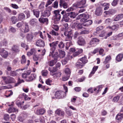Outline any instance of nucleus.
I'll use <instances>...</instances> for the list:
<instances>
[{"label":"nucleus","mask_w":123,"mask_h":123,"mask_svg":"<svg viewBox=\"0 0 123 123\" xmlns=\"http://www.w3.org/2000/svg\"><path fill=\"white\" fill-rule=\"evenodd\" d=\"M24 102L23 101L22 102H20L19 101H17L16 103V104L19 107H20L21 108H22V105H23V104Z\"/></svg>","instance_id":"473e14b6"},{"label":"nucleus","mask_w":123,"mask_h":123,"mask_svg":"<svg viewBox=\"0 0 123 123\" xmlns=\"http://www.w3.org/2000/svg\"><path fill=\"white\" fill-rule=\"evenodd\" d=\"M52 81L49 79H47L46 81V83L48 85H51L50 83L52 82Z\"/></svg>","instance_id":"774afa93"},{"label":"nucleus","mask_w":123,"mask_h":123,"mask_svg":"<svg viewBox=\"0 0 123 123\" xmlns=\"http://www.w3.org/2000/svg\"><path fill=\"white\" fill-rule=\"evenodd\" d=\"M25 119V117L23 116H20L18 118V121L20 122H22Z\"/></svg>","instance_id":"4d7b16f0"},{"label":"nucleus","mask_w":123,"mask_h":123,"mask_svg":"<svg viewBox=\"0 0 123 123\" xmlns=\"http://www.w3.org/2000/svg\"><path fill=\"white\" fill-rule=\"evenodd\" d=\"M68 15L67 13L66 15H65L63 17L62 20L66 22H68L69 21L70 18L68 17Z\"/></svg>","instance_id":"a878e982"},{"label":"nucleus","mask_w":123,"mask_h":123,"mask_svg":"<svg viewBox=\"0 0 123 123\" xmlns=\"http://www.w3.org/2000/svg\"><path fill=\"white\" fill-rule=\"evenodd\" d=\"M59 52L60 56L61 58H63L65 56V54L64 51L61 50H59Z\"/></svg>","instance_id":"f704fd0d"},{"label":"nucleus","mask_w":123,"mask_h":123,"mask_svg":"<svg viewBox=\"0 0 123 123\" xmlns=\"http://www.w3.org/2000/svg\"><path fill=\"white\" fill-rule=\"evenodd\" d=\"M58 68H56L55 66L53 68V69L52 71H51V75H53L54 74V72L56 71Z\"/></svg>","instance_id":"6e6d98bb"},{"label":"nucleus","mask_w":123,"mask_h":123,"mask_svg":"<svg viewBox=\"0 0 123 123\" xmlns=\"http://www.w3.org/2000/svg\"><path fill=\"white\" fill-rule=\"evenodd\" d=\"M49 33L52 35L55 36H57L59 35L58 33L54 30H52L49 32Z\"/></svg>","instance_id":"c03bdc74"},{"label":"nucleus","mask_w":123,"mask_h":123,"mask_svg":"<svg viewBox=\"0 0 123 123\" xmlns=\"http://www.w3.org/2000/svg\"><path fill=\"white\" fill-rule=\"evenodd\" d=\"M119 25L118 24H116L113 25L111 27H109V28L111 29L113 31H116L119 28Z\"/></svg>","instance_id":"b1692460"},{"label":"nucleus","mask_w":123,"mask_h":123,"mask_svg":"<svg viewBox=\"0 0 123 123\" xmlns=\"http://www.w3.org/2000/svg\"><path fill=\"white\" fill-rule=\"evenodd\" d=\"M24 82V81L23 80H21L19 78H18V82L15 85V86H18L22 82Z\"/></svg>","instance_id":"49530a36"},{"label":"nucleus","mask_w":123,"mask_h":123,"mask_svg":"<svg viewBox=\"0 0 123 123\" xmlns=\"http://www.w3.org/2000/svg\"><path fill=\"white\" fill-rule=\"evenodd\" d=\"M60 6L63 7L64 8H67L68 6V4L66 2L60 4Z\"/></svg>","instance_id":"c9c22d12"},{"label":"nucleus","mask_w":123,"mask_h":123,"mask_svg":"<svg viewBox=\"0 0 123 123\" xmlns=\"http://www.w3.org/2000/svg\"><path fill=\"white\" fill-rule=\"evenodd\" d=\"M76 66L79 68H81L84 65L83 64L79 62H77L76 63Z\"/></svg>","instance_id":"58836bf2"},{"label":"nucleus","mask_w":123,"mask_h":123,"mask_svg":"<svg viewBox=\"0 0 123 123\" xmlns=\"http://www.w3.org/2000/svg\"><path fill=\"white\" fill-rule=\"evenodd\" d=\"M50 11L48 10H46L43 12H42V16L44 17H48L50 15Z\"/></svg>","instance_id":"1a4fd4ad"},{"label":"nucleus","mask_w":123,"mask_h":123,"mask_svg":"<svg viewBox=\"0 0 123 123\" xmlns=\"http://www.w3.org/2000/svg\"><path fill=\"white\" fill-rule=\"evenodd\" d=\"M26 62V60L25 55H23L22 56V59L21 60V63L22 64L25 63Z\"/></svg>","instance_id":"a18cd8bd"},{"label":"nucleus","mask_w":123,"mask_h":123,"mask_svg":"<svg viewBox=\"0 0 123 123\" xmlns=\"http://www.w3.org/2000/svg\"><path fill=\"white\" fill-rule=\"evenodd\" d=\"M33 37V36L31 34H28L27 35L26 38L27 40L28 41L32 40Z\"/></svg>","instance_id":"4c0bfd02"},{"label":"nucleus","mask_w":123,"mask_h":123,"mask_svg":"<svg viewBox=\"0 0 123 123\" xmlns=\"http://www.w3.org/2000/svg\"><path fill=\"white\" fill-rule=\"evenodd\" d=\"M11 20L13 24H15L17 21V18L15 16H13L11 18Z\"/></svg>","instance_id":"ea45409f"},{"label":"nucleus","mask_w":123,"mask_h":123,"mask_svg":"<svg viewBox=\"0 0 123 123\" xmlns=\"http://www.w3.org/2000/svg\"><path fill=\"white\" fill-rule=\"evenodd\" d=\"M36 77V75L35 74H31L30 76L28 77V79H26V81L27 82H30L35 79Z\"/></svg>","instance_id":"9b49d317"},{"label":"nucleus","mask_w":123,"mask_h":123,"mask_svg":"<svg viewBox=\"0 0 123 123\" xmlns=\"http://www.w3.org/2000/svg\"><path fill=\"white\" fill-rule=\"evenodd\" d=\"M123 18V14H120L117 15L114 19L115 21H117Z\"/></svg>","instance_id":"f8f14e48"},{"label":"nucleus","mask_w":123,"mask_h":123,"mask_svg":"<svg viewBox=\"0 0 123 123\" xmlns=\"http://www.w3.org/2000/svg\"><path fill=\"white\" fill-rule=\"evenodd\" d=\"M80 60L82 62L83 64H85L87 62V60L86 56H84L80 59Z\"/></svg>","instance_id":"2f4dec72"},{"label":"nucleus","mask_w":123,"mask_h":123,"mask_svg":"<svg viewBox=\"0 0 123 123\" xmlns=\"http://www.w3.org/2000/svg\"><path fill=\"white\" fill-rule=\"evenodd\" d=\"M82 18L81 20L83 22L86 21V20L89 18V16L88 15L83 14H82Z\"/></svg>","instance_id":"6ab92c4d"},{"label":"nucleus","mask_w":123,"mask_h":123,"mask_svg":"<svg viewBox=\"0 0 123 123\" xmlns=\"http://www.w3.org/2000/svg\"><path fill=\"white\" fill-rule=\"evenodd\" d=\"M52 27L56 31H57L59 30V28L58 26L57 25H53Z\"/></svg>","instance_id":"680f3d73"},{"label":"nucleus","mask_w":123,"mask_h":123,"mask_svg":"<svg viewBox=\"0 0 123 123\" xmlns=\"http://www.w3.org/2000/svg\"><path fill=\"white\" fill-rule=\"evenodd\" d=\"M37 20L35 18H33L31 19L29 22L30 25L32 26H35L37 24Z\"/></svg>","instance_id":"2eb2a0df"},{"label":"nucleus","mask_w":123,"mask_h":123,"mask_svg":"<svg viewBox=\"0 0 123 123\" xmlns=\"http://www.w3.org/2000/svg\"><path fill=\"white\" fill-rule=\"evenodd\" d=\"M123 57V55L122 54H119L117 56L116 58V60L118 62L122 60Z\"/></svg>","instance_id":"5701e85b"},{"label":"nucleus","mask_w":123,"mask_h":123,"mask_svg":"<svg viewBox=\"0 0 123 123\" xmlns=\"http://www.w3.org/2000/svg\"><path fill=\"white\" fill-rule=\"evenodd\" d=\"M3 118L6 121H8L10 118V116L7 114H5L4 115Z\"/></svg>","instance_id":"37998d69"},{"label":"nucleus","mask_w":123,"mask_h":123,"mask_svg":"<svg viewBox=\"0 0 123 123\" xmlns=\"http://www.w3.org/2000/svg\"><path fill=\"white\" fill-rule=\"evenodd\" d=\"M24 30V31L23 32H24L25 33H26L29 31V25L27 23H25Z\"/></svg>","instance_id":"a211bd4d"},{"label":"nucleus","mask_w":123,"mask_h":123,"mask_svg":"<svg viewBox=\"0 0 123 123\" xmlns=\"http://www.w3.org/2000/svg\"><path fill=\"white\" fill-rule=\"evenodd\" d=\"M92 23V21L91 20H88L84 23V26H88L91 25Z\"/></svg>","instance_id":"72a5a7b5"},{"label":"nucleus","mask_w":123,"mask_h":123,"mask_svg":"<svg viewBox=\"0 0 123 123\" xmlns=\"http://www.w3.org/2000/svg\"><path fill=\"white\" fill-rule=\"evenodd\" d=\"M12 50L15 52H18L19 51L18 47L16 45H14L12 47Z\"/></svg>","instance_id":"c756f323"},{"label":"nucleus","mask_w":123,"mask_h":123,"mask_svg":"<svg viewBox=\"0 0 123 123\" xmlns=\"http://www.w3.org/2000/svg\"><path fill=\"white\" fill-rule=\"evenodd\" d=\"M55 113L59 116L63 117L64 115V112L59 109H58L56 111Z\"/></svg>","instance_id":"ddd939ff"},{"label":"nucleus","mask_w":123,"mask_h":123,"mask_svg":"<svg viewBox=\"0 0 123 123\" xmlns=\"http://www.w3.org/2000/svg\"><path fill=\"white\" fill-rule=\"evenodd\" d=\"M1 46H6L7 44V42L6 40L4 39L1 42Z\"/></svg>","instance_id":"bf43d9fd"},{"label":"nucleus","mask_w":123,"mask_h":123,"mask_svg":"<svg viewBox=\"0 0 123 123\" xmlns=\"http://www.w3.org/2000/svg\"><path fill=\"white\" fill-rule=\"evenodd\" d=\"M78 43L80 45H84L85 43V41L84 39L82 37H79L78 41Z\"/></svg>","instance_id":"9d476101"},{"label":"nucleus","mask_w":123,"mask_h":123,"mask_svg":"<svg viewBox=\"0 0 123 123\" xmlns=\"http://www.w3.org/2000/svg\"><path fill=\"white\" fill-rule=\"evenodd\" d=\"M53 13L54 15L53 17V19L56 21H59L61 17L60 11L59 10H55L53 11Z\"/></svg>","instance_id":"20e7f679"},{"label":"nucleus","mask_w":123,"mask_h":123,"mask_svg":"<svg viewBox=\"0 0 123 123\" xmlns=\"http://www.w3.org/2000/svg\"><path fill=\"white\" fill-rule=\"evenodd\" d=\"M37 46L40 47H44L45 45V43L43 41L41 40H39L36 42Z\"/></svg>","instance_id":"0eeeda50"},{"label":"nucleus","mask_w":123,"mask_h":123,"mask_svg":"<svg viewBox=\"0 0 123 123\" xmlns=\"http://www.w3.org/2000/svg\"><path fill=\"white\" fill-rule=\"evenodd\" d=\"M9 78L10 79H9V81H6V84L10 83L14 81V79L12 78L9 77Z\"/></svg>","instance_id":"13d9d810"},{"label":"nucleus","mask_w":123,"mask_h":123,"mask_svg":"<svg viewBox=\"0 0 123 123\" xmlns=\"http://www.w3.org/2000/svg\"><path fill=\"white\" fill-rule=\"evenodd\" d=\"M111 59V56H107L106 58L105 61L104 62V63L105 64H106L108 61Z\"/></svg>","instance_id":"5fc2aeb1"},{"label":"nucleus","mask_w":123,"mask_h":123,"mask_svg":"<svg viewBox=\"0 0 123 123\" xmlns=\"http://www.w3.org/2000/svg\"><path fill=\"white\" fill-rule=\"evenodd\" d=\"M18 109L12 107H11L8 110V112L10 113L12 112H18Z\"/></svg>","instance_id":"4468645a"},{"label":"nucleus","mask_w":123,"mask_h":123,"mask_svg":"<svg viewBox=\"0 0 123 123\" xmlns=\"http://www.w3.org/2000/svg\"><path fill=\"white\" fill-rule=\"evenodd\" d=\"M72 56H68L64 59L62 60V63L63 65H65L67 63L68 61L70 60L72 58Z\"/></svg>","instance_id":"6e6552de"},{"label":"nucleus","mask_w":123,"mask_h":123,"mask_svg":"<svg viewBox=\"0 0 123 123\" xmlns=\"http://www.w3.org/2000/svg\"><path fill=\"white\" fill-rule=\"evenodd\" d=\"M65 73L66 74H67V75H68V74H69L70 75V74L71 73V72L69 68H67L65 69Z\"/></svg>","instance_id":"052dcab7"},{"label":"nucleus","mask_w":123,"mask_h":123,"mask_svg":"<svg viewBox=\"0 0 123 123\" xmlns=\"http://www.w3.org/2000/svg\"><path fill=\"white\" fill-rule=\"evenodd\" d=\"M64 34L65 35H68L72 36H73L72 31H66L64 32Z\"/></svg>","instance_id":"a19ab883"},{"label":"nucleus","mask_w":123,"mask_h":123,"mask_svg":"<svg viewBox=\"0 0 123 123\" xmlns=\"http://www.w3.org/2000/svg\"><path fill=\"white\" fill-rule=\"evenodd\" d=\"M86 0H81L80 1L77 2L73 5V6L76 7H78L80 8L86 7L87 5L86 3Z\"/></svg>","instance_id":"7ed1b4c3"},{"label":"nucleus","mask_w":123,"mask_h":123,"mask_svg":"<svg viewBox=\"0 0 123 123\" xmlns=\"http://www.w3.org/2000/svg\"><path fill=\"white\" fill-rule=\"evenodd\" d=\"M70 75L68 74L67 76H64L62 78V80L64 81H65L67 80L69 78Z\"/></svg>","instance_id":"3c124183"},{"label":"nucleus","mask_w":123,"mask_h":123,"mask_svg":"<svg viewBox=\"0 0 123 123\" xmlns=\"http://www.w3.org/2000/svg\"><path fill=\"white\" fill-rule=\"evenodd\" d=\"M65 36L66 37V38L67 39V40L71 41L72 40L73 36H70L68 35Z\"/></svg>","instance_id":"e2e57ef3"},{"label":"nucleus","mask_w":123,"mask_h":123,"mask_svg":"<svg viewBox=\"0 0 123 123\" xmlns=\"http://www.w3.org/2000/svg\"><path fill=\"white\" fill-rule=\"evenodd\" d=\"M32 12H33L34 15L36 17L38 18L39 17L40 12L38 10L34 9L32 10Z\"/></svg>","instance_id":"dca6fc26"},{"label":"nucleus","mask_w":123,"mask_h":123,"mask_svg":"<svg viewBox=\"0 0 123 123\" xmlns=\"http://www.w3.org/2000/svg\"><path fill=\"white\" fill-rule=\"evenodd\" d=\"M45 111L44 110L41 109L39 110H37L36 113L38 115H42L45 113Z\"/></svg>","instance_id":"c85d7f7f"},{"label":"nucleus","mask_w":123,"mask_h":123,"mask_svg":"<svg viewBox=\"0 0 123 123\" xmlns=\"http://www.w3.org/2000/svg\"><path fill=\"white\" fill-rule=\"evenodd\" d=\"M0 54L4 58L7 57L8 55V52L3 48H0Z\"/></svg>","instance_id":"39448f33"},{"label":"nucleus","mask_w":123,"mask_h":123,"mask_svg":"<svg viewBox=\"0 0 123 123\" xmlns=\"http://www.w3.org/2000/svg\"><path fill=\"white\" fill-rule=\"evenodd\" d=\"M39 20L41 23H47L48 21V19L47 18H40Z\"/></svg>","instance_id":"7c9ffc66"},{"label":"nucleus","mask_w":123,"mask_h":123,"mask_svg":"<svg viewBox=\"0 0 123 123\" xmlns=\"http://www.w3.org/2000/svg\"><path fill=\"white\" fill-rule=\"evenodd\" d=\"M9 31H10L12 33H15L16 31V29L12 26H11L10 27Z\"/></svg>","instance_id":"864d4df0"},{"label":"nucleus","mask_w":123,"mask_h":123,"mask_svg":"<svg viewBox=\"0 0 123 123\" xmlns=\"http://www.w3.org/2000/svg\"><path fill=\"white\" fill-rule=\"evenodd\" d=\"M19 70H20V69H19L18 70H17L16 71H11L10 73V75L12 76H16L17 75V73L16 71Z\"/></svg>","instance_id":"de8ad7c7"},{"label":"nucleus","mask_w":123,"mask_h":123,"mask_svg":"<svg viewBox=\"0 0 123 123\" xmlns=\"http://www.w3.org/2000/svg\"><path fill=\"white\" fill-rule=\"evenodd\" d=\"M78 50L77 51L74 53L73 55L74 56H75L80 54L83 51L81 49H78Z\"/></svg>","instance_id":"393cba45"},{"label":"nucleus","mask_w":123,"mask_h":123,"mask_svg":"<svg viewBox=\"0 0 123 123\" xmlns=\"http://www.w3.org/2000/svg\"><path fill=\"white\" fill-rule=\"evenodd\" d=\"M83 26H84V23L81 24L80 23H77L76 28L78 29H80L83 28Z\"/></svg>","instance_id":"e433bc0d"},{"label":"nucleus","mask_w":123,"mask_h":123,"mask_svg":"<svg viewBox=\"0 0 123 123\" xmlns=\"http://www.w3.org/2000/svg\"><path fill=\"white\" fill-rule=\"evenodd\" d=\"M102 12L101 8H97L95 14L97 16H99L102 14Z\"/></svg>","instance_id":"aec40b11"},{"label":"nucleus","mask_w":123,"mask_h":123,"mask_svg":"<svg viewBox=\"0 0 123 123\" xmlns=\"http://www.w3.org/2000/svg\"><path fill=\"white\" fill-rule=\"evenodd\" d=\"M51 55L52 57L53 58L54 60H55V62H56L58 55V53L57 52H56L54 55H52V54H51Z\"/></svg>","instance_id":"cd10ccee"},{"label":"nucleus","mask_w":123,"mask_h":123,"mask_svg":"<svg viewBox=\"0 0 123 123\" xmlns=\"http://www.w3.org/2000/svg\"><path fill=\"white\" fill-rule=\"evenodd\" d=\"M12 87V86L10 85H8L7 86H1V89L3 90L6 89H9Z\"/></svg>","instance_id":"8fccbe9b"},{"label":"nucleus","mask_w":123,"mask_h":123,"mask_svg":"<svg viewBox=\"0 0 123 123\" xmlns=\"http://www.w3.org/2000/svg\"><path fill=\"white\" fill-rule=\"evenodd\" d=\"M59 48L60 49L63 48L64 47V44L62 41H60L59 42L58 41H57L49 43V45L51 47V50L54 52L56 49L55 47L57 44Z\"/></svg>","instance_id":"f257e3e1"},{"label":"nucleus","mask_w":123,"mask_h":123,"mask_svg":"<svg viewBox=\"0 0 123 123\" xmlns=\"http://www.w3.org/2000/svg\"><path fill=\"white\" fill-rule=\"evenodd\" d=\"M69 16L70 18H74L78 15L77 13H75L74 12H71L70 13H67Z\"/></svg>","instance_id":"f3484780"},{"label":"nucleus","mask_w":123,"mask_h":123,"mask_svg":"<svg viewBox=\"0 0 123 123\" xmlns=\"http://www.w3.org/2000/svg\"><path fill=\"white\" fill-rule=\"evenodd\" d=\"M120 98V96H117L114 97L112 101L114 102H117L119 100Z\"/></svg>","instance_id":"603ef678"},{"label":"nucleus","mask_w":123,"mask_h":123,"mask_svg":"<svg viewBox=\"0 0 123 123\" xmlns=\"http://www.w3.org/2000/svg\"><path fill=\"white\" fill-rule=\"evenodd\" d=\"M61 74V73L60 72H58V73H57L55 74L54 73V74L53 75H54V77H55L56 78L57 77H59Z\"/></svg>","instance_id":"0e129e2a"},{"label":"nucleus","mask_w":123,"mask_h":123,"mask_svg":"<svg viewBox=\"0 0 123 123\" xmlns=\"http://www.w3.org/2000/svg\"><path fill=\"white\" fill-rule=\"evenodd\" d=\"M118 2L117 0H114L111 3L112 5L113 6H115L117 5Z\"/></svg>","instance_id":"338daca9"},{"label":"nucleus","mask_w":123,"mask_h":123,"mask_svg":"<svg viewBox=\"0 0 123 123\" xmlns=\"http://www.w3.org/2000/svg\"><path fill=\"white\" fill-rule=\"evenodd\" d=\"M99 41V40L96 38H94L92 39L90 41V44L92 45L95 43L98 42Z\"/></svg>","instance_id":"bb28decb"},{"label":"nucleus","mask_w":123,"mask_h":123,"mask_svg":"<svg viewBox=\"0 0 123 123\" xmlns=\"http://www.w3.org/2000/svg\"><path fill=\"white\" fill-rule=\"evenodd\" d=\"M98 66H94L93 68L92 71L91 72L90 74L89 77H91V76L94 74L98 68Z\"/></svg>","instance_id":"4be33fe9"},{"label":"nucleus","mask_w":123,"mask_h":123,"mask_svg":"<svg viewBox=\"0 0 123 123\" xmlns=\"http://www.w3.org/2000/svg\"><path fill=\"white\" fill-rule=\"evenodd\" d=\"M72 45V42L71 41H69V42L66 43V49H68V48L71 45Z\"/></svg>","instance_id":"79ce46f5"},{"label":"nucleus","mask_w":123,"mask_h":123,"mask_svg":"<svg viewBox=\"0 0 123 123\" xmlns=\"http://www.w3.org/2000/svg\"><path fill=\"white\" fill-rule=\"evenodd\" d=\"M25 15L23 13L19 14L18 17V19L20 20H24L25 19Z\"/></svg>","instance_id":"412c9836"},{"label":"nucleus","mask_w":123,"mask_h":123,"mask_svg":"<svg viewBox=\"0 0 123 123\" xmlns=\"http://www.w3.org/2000/svg\"><path fill=\"white\" fill-rule=\"evenodd\" d=\"M123 116V107L120 113L118 114L116 117V119L118 120L122 119Z\"/></svg>","instance_id":"423d86ee"},{"label":"nucleus","mask_w":123,"mask_h":123,"mask_svg":"<svg viewBox=\"0 0 123 123\" xmlns=\"http://www.w3.org/2000/svg\"><path fill=\"white\" fill-rule=\"evenodd\" d=\"M64 89L65 90V93L63 91H59L56 92L55 93V96L56 98H62L66 96V93L68 92V88L65 85H63Z\"/></svg>","instance_id":"f03ea898"},{"label":"nucleus","mask_w":123,"mask_h":123,"mask_svg":"<svg viewBox=\"0 0 123 123\" xmlns=\"http://www.w3.org/2000/svg\"><path fill=\"white\" fill-rule=\"evenodd\" d=\"M23 96L24 97L25 99V100H27L28 99L30 100L31 99L28 96L26 95L25 94V93L23 94Z\"/></svg>","instance_id":"69168bd1"},{"label":"nucleus","mask_w":123,"mask_h":123,"mask_svg":"<svg viewBox=\"0 0 123 123\" xmlns=\"http://www.w3.org/2000/svg\"><path fill=\"white\" fill-rule=\"evenodd\" d=\"M108 11L110 15H113L116 12V11L113 9H110Z\"/></svg>","instance_id":"09e8293b"}]
</instances>
